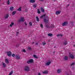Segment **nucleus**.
Wrapping results in <instances>:
<instances>
[{"instance_id": "nucleus-1", "label": "nucleus", "mask_w": 75, "mask_h": 75, "mask_svg": "<svg viewBox=\"0 0 75 75\" xmlns=\"http://www.w3.org/2000/svg\"><path fill=\"white\" fill-rule=\"evenodd\" d=\"M23 69L25 71H30V68L28 66H26L23 68Z\"/></svg>"}, {"instance_id": "nucleus-2", "label": "nucleus", "mask_w": 75, "mask_h": 75, "mask_svg": "<svg viewBox=\"0 0 75 75\" xmlns=\"http://www.w3.org/2000/svg\"><path fill=\"white\" fill-rule=\"evenodd\" d=\"M51 60L47 61L45 63V65L46 66H48L51 64Z\"/></svg>"}, {"instance_id": "nucleus-3", "label": "nucleus", "mask_w": 75, "mask_h": 75, "mask_svg": "<svg viewBox=\"0 0 75 75\" xmlns=\"http://www.w3.org/2000/svg\"><path fill=\"white\" fill-rule=\"evenodd\" d=\"M33 62H34V60L33 59H31L27 61V63L28 64H29L30 63H33Z\"/></svg>"}, {"instance_id": "nucleus-4", "label": "nucleus", "mask_w": 75, "mask_h": 75, "mask_svg": "<svg viewBox=\"0 0 75 75\" xmlns=\"http://www.w3.org/2000/svg\"><path fill=\"white\" fill-rule=\"evenodd\" d=\"M69 56L72 59H74V55H73L70 52H69Z\"/></svg>"}, {"instance_id": "nucleus-5", "label": "nucleus", "mask_w": 75, "mask_h": 75, "mask_svg": "<svg viewBox=\"0 0 75 75\" xmlns=\"http://www.w3.org/2000/svg\"><path fill=\"white\" fill-rule=\"evenodd\" d=\"M24 21V19L23 17L21 18V19L20 20H19L18 21L19 22H20V21H22V22H23Z\"/></svg>"}, {"instance_id": "nucleus-6", "label": "nucleus", "mask_w": 75, "mask_h": 75, "mask_svg": "<svg viewBox=\"0 0 75 75\" xmlns=\"http://www.w3.org/2000/svg\"><path fill=\"white\" fill-rule=\"evenodd\" d=\"M11 52H7V55L8 56V57H11Z\"/></svg>"}, {"instance_id": "nucleus-7", "label": "nucleus", "mask_w": 75, "mask_h": 75, "mask_svg": "<svg viewBox=\"0 0 75 75\" xmlns=\"http://www.w3.org/2000/svg\"><path fill=\"white\" fill-rule=\"evenodd\" d=\"M68 24V22L66 21L63 23L62 24V25L63 26H64L65 25H66Z\"/></svg>"}, {"instance_id": "nucleus-8", "label": "nucleus", "mask_w": 75, "mask_h": 75, "mask_svg": "<svg viewBox=\"0 0 75 75\" xmlns=\"http://www.w3.org/2000/svg\"><path fill=\"white\" fill-rule=\"evenodd\" d=\"M48 20H49V18H48L46 17V19H44V22L45 23H47L48 21Z\"/></svg>"}, {"instance_id": "nucleus-9", "label": "nucleus", "mask_w": 75, "mask_h": 75, "mask_svg": "<svg viewBox=\"0 0 75 75\" xmlns=\"http://www.w3.org/2000/svg\"><path fill=\"white\" fill-rule=\"evenodd\" d=\"M57 73H58L59 74L60 73H61L62 72V70L61 69H59L57 70Z\"/></svg>"}, {"instance_id": "nucleus-10", "label": "nucleus", "mask_w": 75, "mask_h": 75, "mask_svg": "<svg viewBox=\"0 0 75 75\" xmlns=\"http://www.w3.org/2000/svg\"><path fill=\"white\" fill-rule=\"evenodd\" d=\"M61 13V11H57L56 12V14H59Z\"/></svg>"}, {"instance_id": "nucleus-11", "label": "nucleus", "mask_w": 75, "mask_h": 75, "mask_svg": "<svg viewBox=\"0 0 75 75\" xmlns=\"http://www.w3.org/2000/svg\"><path fill=\"white\" fill-rule=\"evenodd\" d=\"M68 56H65L64 57V60H67L68 59Z\"/></svg>"}, {"instance_id": "nucleus-12", "label": "nucleus", "mask_w": 75, "mask_h": 75, "mask_svg": "<svg viewBox=\"0 0 75 75\" xmlns=\"http://www.w3.org/2000/svg\"><path fill=\"white\" fill-rule=\"evenodd\" d=\"M14 22H12L11 23V24L10 25V27H12L13 26V25H14Z\"/></svg>"}, {"instance_id": "nucleus-13", "label": "nucleus", "mask_w": 75, "mask_h": 75, "mask_svg": "<svg viewBox=\"0 0 75 75\" xmlns=\"http://www.w3.org/2000/svg\"><path fill=\"white\" fill-rule=\"evenodd\" d=\"M5 62L6 63V64H8V59H6L5 60Z\"/></svg>"}, {"instance_id": "nucleus-14", "label": "nucleus", "mask_w": 75, "mask_h": 75, "mask_svg": "<svg viewBox=\"0 0 75 75\" xmlns=\"http://www.w3.org/2000/svg\"><path fill=\"white\" fill-rule=\"evenodd\" d=\"M35 1V0H30V3H34Z\"/></svg>"}, {"instance_id": "nucleus-15", "label": "nucleus", "mask_w": 75, "mask_h": 75, "mask_svg": "<svg viewBox=\"0 0 75 75\" xmlns=\"http://www.w3.org/2000/svg\"><path fill=\"white\" fill-rule=\"evenodd\" d=\"M8 17V14H7L5 16V18H7Z\"/></svg>"}, {"instance_id": "nucleus-16", "label": "nucleus", "mask_w": 75, "mask_h": 75, "mask_svg": "<svg viewBox=\"0 0 75 75\" xmlns=\"http://www.w3.org/2000/svg\"><path fill=\"white\" fill-rule=\"evenodd\" d=\"M2 66H3V67H5L6 66V64L4 63H3Z\"/></svg>"}, {"instance_id": "nucleus-17", "label": "nucleus", "mask_w": 75, "mask_h": 75, "mask_svg": "<svg viewBox=\"0 0 75 75\" xmlns=\"http://www.w3.org/2000/svg\"><path fill=\"white\" fill-rule=\"evenodd\" d=\"M48 71H45L43 72V74H48Z\"/></svg>"}, {"instance_id": "nucleus-18", "label": "nucleus", "mask_w": 75, "mask_h": 75, "mask_svg": "<svg viewBox=\"0 0 75 75\" xmlns=\"http://www.w3.org/2000/svg\"><path fill=\"white\" fill-rule=\"evenodd\" d=\"M7 4H10V0H6Z\"/></svg>"}, {"instance_id": "nucleus-19", "label": "nucleus", "mask_w": 75, "mask_h": 75, "mask_svg": "<svg viewBox=\"0 0 75 75\" xmlns=\"http://www.w3.org/2000/svg\"><path fill=\"white\" fill-rule=\"evenodd\" d=\"M36 18L37 21L38 22L39 21H40V19H39V18H38V16H36Z\"/></svg>"}, {"instance_id": "nucleus-20", "label": "nucleus", "mask_w": 75, "mask_h": 75, "mask_svg": "<svg viewBox=\"0 0 75 75\" xmlns=\"http://www.w3.org/2000/svg\"><path fill=\"white\" fill-rule=\"evenodd\" d=\"M45 15H46V14H45L41 16L40 17V18H42L43 17H45Z\"/></svg>"}, {"instance_id": "nucleus-21", "label": "nucleus", "mask_w": 75, "mask_h": 75, "mask_svg": "<svg viewBox=\"0 0 75 75\" xmlns=\"http://www.w3.org/2000/svg\"><path fill=\"white\" fill-rule=\"evenodd\" d=\"M16 58L18 59H20V56L18 55L16 56Z\"/></svg>"}, {"instance_id": "nucleus-22", "label": "nucleus", "mask_w": 75, "mask_h": 75, "mask_svg": "<svg viewBox=\"0 0 75 75\" xmlns=\"http://www.w3.org/2000/svg\"><path fill=\"white\" fill-rule=\"evenodd\" d=\"M13 9H14V7H11L10 8V10L11 11H13Z\"/></svg>"}, {"instance_id": "nucleus-23", "label": "nucleus", "mask_w": 75, "mask_h": 75, "mask_svg": "<svg viewBox=\"0 0 75 75\" xmlns=\"http://www.w3.org/2000/svg\"><path fill=\"white\" fill-rule=\"evenodd\" d=\"M62 35L61 34H58L57 35V37H62Z\"/></svg>"}, {"instance_id": "nucleus-24", "label": "nucleus", "mask_w": 75, "mask_h": 75, "mask_svg": "<svg viewBox=\"0 0 75 75\" xmlns=\"http://www.w3.org/2000/svg\"><path fill=\"white\" fill-rule=\"evenodd\" d=\"M33 57L35 58H36V59H37L38 58V57L36 56L35 55H33Z\"/></svg>"}, {"instance_id": "nucleus-25", "label": "nucleus", "mask_w": 75, "mask_h": 75, "mask_svg": "<svg viewBox=\"0 0 75 75\" xmlns=\"http://www.w3.org/2000/svg\"><path fill=\"white\" fill-rule=\"evenodd\" d=\"M17 13V12L16 11H14L12 13V15H14V14H15V13Z\"/></svg>"}, {"instance_id": "nucleus-26", "label": "nucleus", "mask_w": 75, "mask_h": 75, "mask_svg": "<svg viewBox=\"0 0 75 75\" xmlns=\"http://www.w3.org/2000/svg\"><path fill=\"white\" fill-rule=\"evenodd\" d=\"M41 10L42 12H44V9H43V8H41Z\"/></svg>"}, {"instance_id": "nucleus-27", "label": "nucleus", "mask_w": 75, "mask_h": 75, "mask_svg": "<svg viewBox=\"0 0 75 75\" xmlns=\"http://www.w3.org/2000/svg\"><path fill=\"white\" fill-rule=\"evenodd\" d=\"M48 36H50V37H52V34L51 33H49L48 34Z\"/></svg>"}, {"instance_id": "nucleus-28", "label": "nucleus", "mask_w": 75, "mask_h": 75, "mask_svg": "<svg viewBox=\"0 0 75 75\" xmlns=\"http://www.w3.org/2000/svg\"><path fill=\"white\" fill-rule=\"evenodd\" d=\"M21 7H20L18 9H17V10H18V11H21Z\"/></svg>"}, {"instance_id": "nucleus-29", "label": "nucleus", "mask_w": 75, "mask_h": 75, "mask_svg": "<svg viewBox=\"0 0 75 75\" xmlns=\"http://www.w3.org/2000/svg\"><path fill=\"white\" fill-rule=\"evenodd\" d=\"M40 9H38V14H40Z\"/></svg>"}, {"instance_id": "nucleus-30", "label": "nucleus", "mask_w": 75, "mask_h": 75, "mask_svg": "<svg viewBox=\"0 0 75 75\" xmlns=\"http://www.w3.org/2000/svg\"><path fill=\"white\" fill-rule=\"evenodd\" d=\"M28 50H31V47H28Z\"/></svg>"}, {"instance_id": "nucleus-31", "label": "nucleus", "mask_w": 75, "mask_h": 75, "mask_svg": "<svg viewBox=\"0 0 75 75\" xmlns=\"http://www.w3.org/2000/svg\"><path fill=\"white\" fill-rule=\"evenodd\" d=\"M46 44V43L44 42H43L42 43V45H45Z\"/></svg>"}, {"instance_id": "nucleus-32", "label": "nucleus", "mask_w": 75, "mask_h": 75, "mask_svg": "<svg viewBox=\"0 0 75 75\" xmlns=\"http://www.w3.org/2000/svg\"><path fill=\"white\" fill-rule=\"evenodd\" d=\"M37 4H34L33 5V7H37Z\"/></svg>"}, {"instance_id": "nucleus-33", "label": "nucleus", "mask_w": 75, "mask_h": 75, "mask_svg": "<svg viewBox=\"0 0 75 75\" xmlns=\"http://www.w3.org/2000/svg\"><path fill=\"white\" fill-rule=\"evenodd\" d=\"M12 56L13 57H15V54H13Z\"/></svg>"}, {"instance_id": "nucleus-34", "label": "nucleus", "mask_w": 75, "mask_h": 75, "mask_svg": "<svg viewBox=\"0 0 75 75\" xmlns=\"http://www.w3.org/2000/svg\"><path fill=\"white\" fill-rule=\"evenodd\" d=\"M40 26L41 27V28H42L43 27V25H42V24H40Z\"/></svg>"}, {"instance_id": "nucleus-35", "label": "nucleus", "mask_w": 75, "mask_h": 75, "mask_svg": "<svg viewBox=\"0 0 75 75\" xmlns=\"http://www.w3.org/2000/svg\"><path fill=\"white\" fill-rule=\"evenodd\" d=\"M30 25H32V22H30L29 23Z\"/></svg>"}, {"instance_id": "nucleus-36", "label": "nucleus", "mask_w": 75, "mask_h": 75, "mask_svg": "<svg viewBox=\"0 0 75 75\" xmlns=\"http://www.w3.org/2000/svg\"><path fill=\"white\" fill-rule=\"evenodd\" d=\"M75 64V63L74 62H73L71 63V65H74Z\"/></svg>"}, {"instance_id": "nucleus-37", "label": "nucleus", "mask_w": 75, "mask_h": 75, "mask_svg": "<svg viewBox=\"0 0 75 75\" xmlns=\"http://www.w3.org/2000/svg\"><path fill=\"white\" fill-rule=\"evenodd\" d=\"M67 41H66L64 43V44H67Z\"/></svg>"}, {"instance_id": "nucleus-38", "label": "nucleus", "mask_w": 75, "mask_h": 75, "mask_svg": "<svg viewBox=\"0 0 75 75\" xmlns=\"http://www.w3.org/2000/svg\"><path fill=\"white\" fill-rule=\"evenodd\" d=\"M51 27H54V25H51Z\"/></svg>"}, {"instance_id": "nucleus-39", "label": "nucleus", "mask_w": 75, "mask_h": 75, "mask_svg": "<svg viewBox=\"0 0 75 75\" xmlns=\"http://www.w3.org/2000/svg\"><path fill=\"white\" fill-rule=\"evenodd\" d=\"M22 51H23V52H25L26 51H25V50H22Z\"/></svg>"}, {"instance_id": "nucleus-40", "label": "nucleus", "mask_w": 75, "mask_h": 75, "mask_svg": "<svg viewBox=\"0 0 75 75\" xmlns=\"http://www.w3.org/2000/svg\"><path fill=\"white\" fill-rule=\"evenodd\" d=\"M38 75H41V73H38Z\"/></svg>"}, {"instance_id": "nucleus-41", "label": "nucleus", "mask_w": 75, "mask_h": 75, "mask_svg": "<svg viewBox=\"0 0 75 75\" xmlns=\"http://www.w3.org/2000/svg\"><path fill=\"white\" fill-rule=\"evenodd\" d=\"M18 33H19L18 32H17L16 34H18Z\"/></svg>"}, {"instance_id": "nucleus-42", "label": "nucleus", "mask_w": 75, "mask_h": 75, "mask_svg": "<svg viewBox=\"0 0 75 75\" xmlns=\"http://www.w3.org/2000/svg\"><path fill=\"white\" fill-rule=\"evenodd\" d=\"M25 25H27V23H25Z\"/></svg>"}, {"instance_id": "nucleus-43", "label": "nucleus", "mask_w": 75, "mask_h": 75, "mask_svg": "<svg viewBox=\"0 0 75 75\" xmlns=\"http://www.w3.org/2000/svg\"><path fill=\"white\" fill-rule=\"evenodd\" d=\"M36 45H38V43H36Z\"/></svg>"}, {"instance_id": "nucleus-44", "label": "nucleus", "mask_w": 75, "mask_h": 75, "mask_svg": "<svg viewBox=\"0 0 75 75\" xmlns=\"http://www.w3.org/2000/svg\"><path fill=\"white\" fill-rule=\"evenodd\" d=\"M74 47H75V45H74Z\"/></svg>"}, {"instance_id": "nucleus-45", "label": "nucleus", "mask_w": 75, "mask_h": 75, "mask_svg": "<svg viewBox=\"0 0 75 75\" xmlns=\"http://www.w3.org/2000/svg\"><path fill=\"white\" fill-rule=\"evenodd\" d=\"M41 0V1H42V0Z\"/></svg>"}, {"instance_id": "nucleus-46", "label": "nucleus", "mask_w": 75, "mask_h": 75, "mask_svg": "<svg viewBox=\"0 0 75 75\" xmlns=\"http://www.w3.org/2000/svg\"><path fill=\"white\" fill-rule=\"evenodd\" d=\"M68 6H69V5H68Z\"/></svg>"}, {"instance_id": "nucleus-47", "label": "nucleus", "mask_w": 75, "mask_h": 75, "mask_svg": "<svg viewBox=\"0 0 75 75\" xmlns=\"http://www.w3.org/2000/svg\"><path fill=\"white\" fill-rule=\"evenodd\" d=\"M33 43H34V42H33Z\"/></svg>"}]
</instances>
